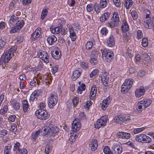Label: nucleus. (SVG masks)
I'll return each mask as SVG.
<instances>
[{
  "label": "nucleus",
  "instance_id": "nucleus-1",
  "mask_svg": "<svg viewBox=\"0 0 154 154\" xmlns=\"http://www.w3.org/2000/svg\"><path fill=\"white\" fill-rule=\"evenodd\" d=\"M51 122V121L48 122L46 126L43 128L44 134L47 137L54 136L57 134L59 131L58 128L54 127Z\"/></svg>",
  "mask_w": 154,
  "mask_h": 154
},
{
  "label": "nucleus",
  "instance_id": "nucleus-2",
  "mask_svg": "<svg viewBox=\"0 0 154 154\" xmlns=\"http://www.w3.org/2000/svg\"><path fill=\"white\" fill-rule=\"evenodd\" d=\"M16 48L15 46H13L5 52L2 56L0 61L3 62L5 63H7L13 56L14 53L15 52Z\"/></svg>",
  "mask_w": 154,
  "mask_h": 154
},
{
  "label": "nucleus",
  "instance_id": "nucleus-3",
  "mask_svg": "<svg viewBox=\"0 0 154 154\" xmlns=\"http://www.w3.org/2000/svg\"><path fill=\"white\" fill-rule=\"evenodd\" d=\"M35 114L38 118L42 120L48 119L49 116L45 109H44L38 110L35 112Z\"/></svg>",
  "mask_w": 154,
  "mask_h": 154
},
{
  "label": "nucleus",
  "instance_id": "nucleus-4",
  "mask_svg": "<svg viewBox=\"0 0 154 154\" xmlns=\"http://www.w3.org/2000/svg\"><path fill=\"white\" fill-rule=\"evenodd\" d=\"M135 140L140 142L149 143L151 142V138L144 134H139L135 137Z\"/></svg>",
  "mask_w": 154,
  "mask_h": 154
},
{
  "label": "nucleus",
  "instance_id": "nucleus-5",
  "mask_svg": "<svg viewBox=\"0 0 154 154\" xmlns=\"http://www.w3.org/2000/svg\"><path fill=\"white\" fill-rule=\"evenodd\" d=\"M57 94H51L49 97L48 105L49 108H53L57 103L58 97Z\"/></svg>",
  "mask_w": 154,
  "mask_h": 154
},
{
  "label": "nucleus",
  "instance_id": "nucleus-6",
  "mask_svg": "<svg viewBox=\"0 0 154 154\" xmlns=\"http://www.w3.org/2000/svg\"><path fill=\"white\" fill-rule=\"evenodd\" d=\"M130 119V117L128 115H119L115 117L114 120L115 122L121 123L122 122L126 123Z\"/></svg>",
  "mask_w": 154,
  "mask_h": 154
},
{
  "label": "nucleus",
  "instance_id": "nucleus-7",
  "mask_svg": "<svg viewBox=\"0 0 154 154\" xmlns=\"http://www.w3.org/2000/svg\"><path fill=\"white\" fill-rule=\"evenodd\" d=\"M107 117L106 116L102 117L100 119H98L95 123L94 126L96 128H99L101 126L106 125L107 122Z\"/></svg>",
  "mask_w": 154,
  "mask_h": 154
},
{
  "label": "nucleus",
  "instance_id": "nucleus-8",
  "mask_svg": "<svg viewBox=\"0 0 154 154\" xmlns=\"http://www.w3.org/2000/svg\"><path fill=\"white\" fill-rule=\"evenodd\" d=\"M37 56L46 63H47L49 62V56L46 51L41 50L38 53Z\"/></svg>",
  "mask_w": 154,
  "mask_h": 154
},
{
  "label": "nucleus",
  "instance_id": "nucleus-9",
  "mask_svg": "<svg viewBox=\"0 0 154 154\" xmlns=\"http://www.w3.org/2000/svg\"><path fill=\"white\" fill-rule=\"evenodd\" d=\"M102 55L103 58L105 57L107 59V61L109 62L113 58L114 54L112 51L104 49L102 52Z\"/></svg>",
  "mask_w": 154,
  "mask_h": 154
},
{
  "label": "nucleus",
  "instance_id": "nucleus-10",
  "mask_svg": "<svg viewBox=\"0 0 154 154\" xmlns=\"http://www.w3.org/2000/svg\"><path fill=\"white\" fill-rule=\"evenodd\" d=\"M81 127V125L80 122V120L78 119H75L73 121L72 125V132H75V133L76 131L80 130Z\"/></svg>",
  "mask_w": 154,
  "mask_h": 154
},
{
  "label": "nucleus",
  "instance_id": "nucleus-11",
  "mask_svg": "<svg viewBox=\"0 0 154 154\" xmlns=\"http://www.w3.org/2000/svg\"><path fill=\"white\" fill-rule=\"evenodd\" d=\"M100 75L101 80L103 85L105 86H107L109 79V75L108 73L106 72H102Z\"/></svg>",
  "mask_w": 154,
  "mask_h": 154
},
{
  "label": "nucleus",
  "instance_id": "nucleus-12",
  "mask_svg": "<svg viewBox=\"0 0 154 154\" xmlns=\"http://www.w3.org/2000/svg\"><path fill=\"white\" fill-rule=\"evenodd\" d=\"M112 148L116 154H121L122 152V145L119 143H116Z\"/></svg>",
  "mask_w": 154,
  "mask_h": 154
},
{
  "label": "nucleus",
  "instance_id": "nucleus-13",
  "mask_svg": "<svg viewBox=\"0 0 154 154\" xmlns=\"http://www.w3.org/2000/svg\"><path fill=\"white\" fill-rule=\"evenodd\" d=\"M145 90L143 86H142L140 88L137 89L135 92V94L136 97H140L144 95L145 93Z\"/></svg>",
  "mask_w": 154,
  "mask_h": 154
},
{
  "label": "nucleus",
  "instance_id": "nucleus-14",
  "mask_svg": "<svg viewBox=\"0 0 154 154\" xmlns=\"http://www.w3.org/2000/svg\"><path fill=\"white\" fill-rule=\"evenodd\" d=\"M69 30L70 33V37L71 38L72 41H75L76 39V36L72 27V26H69Z\"/></svg>",
  "mask_w": 154,
  "mask_h": 154
},
{
  "label": "nucleus",
  "instance_id": "nucleus-15",
  "mask_svg": "<svg viewBox=\"0 0 154 154\" xmlns=\"http://www.w3.org/2000/svg\"><path fill=\"white\" fill-rule=\"evenodd\" d=\"M62 26H60L58 27H54L52 26L50 28L52 33L54 34H58L61 31Z\"/></svg>",
  "mask_w": 154,
  "mask_h": 154
},
{
  "label": "nucleus",
  "instance_id": "nucleus-16",
  "mask_svg": "<svg viewBox=\"0 0 154 154\" xmlns=\"http://www.w3.org/2000/svg\"><path fill=\"white\" fill-rule=\"evenodd\" d=\"M97 91V88L95 85H94L91 89V93L90 94V98L91 99L93 100L95 97Z\"/></svg>",
  "mask_w": 154,
  "mask_h": 154
},
{
  "label": "nucleus",
  "instance_id": "nucleus-17",
  "mask_svg": "<svg viewBox=\"0 0 154 154\" xmlns=\"http://www.w3.org/2000/svg\"><path fill=\"white\" fill-rule=\"evenodd\" d=\"M152 101L149 99H146L140 101V103L141 104L143 105V108L145 109L146 107L149 106L151 103Z\"/></svg>",
  "mask_w": 154,
  "mask_h": 154
},
{
  "label": "nucleus",
  "instance_id": "nucleus-18",
  "mask_svg": "<svg viewBox=\"0 0 154 154\" xmlns=\"http://www.w3.org/2000/svg\"><path fill=\"white\" fill-rule=\"evenodd\" d=\"M90 146L91 149V151H94L96 150L97 149L98 146V144L97 140L95 139L93 140L91 142Z\"/></svg>",
  "mask_w": 154,
  "mask_h": 154
},
{
  "label": "nucleus",
  "instance_id": "nucleus-19",
  "mask_svg": "<svg viewBox=\"0 0 154 154\" xmlns=\"http://www.w3.org/2000/svg\"><path fill=\"white\" fill-rule=\"evenodd\" d=\"M110 102V98L109 97L103 100L101 106L102 109L103 110H106V108L108 106L109 103Z\"/></svg>",
  "mask_w": 154,
  "mask_h": 154
},
{
  "label": "nucleus",
  "instance_id": "nucleus-20",
  "mask_svg": "<svg viewBox=\"0 0 154 154\" xmlns=\"http://www.w3.org/2000/svg\"><path fill=\"white\" fill-rule=\"evenodd\" d=\"M51 54L52 57L54 59L57 60L59 59L61 56V52H59V51L57 50H56L55 51H51Z\"/></svg>",
  "mask_w": 154,
  "mask_h": 154
},
{
  "label": "nucleus",
  "instance_id": "nucleus-21",
  "mask_svg": "<svg viewBox=\"0 0 154 154\" xmlns=\"http://www.w3.org/2000/svg\"><path fill=\"white\" fill-rule=\"evenodd\" d=\"M108 45L110 47L113 46L115 45V41L113 36L110 35L107 41Z\"/></svg>",
  "mask_w": 154,
  "mask_h": 154
},
{
  "label": "nucleus",
  "instance_id": "nucleus-22",
  "mask_svg": "<svg viewBox=\"0 0 154 154\" xmlns=\"http://www.w3.org/2000/svg\"><path fill=\"white\" fill-rule=\"evenodd\" d=\"M119 22H117L113 19H111L107 23L108 26H109L111 28H113L115 26H117L119 24Z\"/></svg>",
  "mask_w": 154,
  "mask_h": 154
},
{
  "label": "nucleus",
  "instance_id": "nucleus-23",
  "mask_svg": "<svg viewBox=\"0 0 154 154\" xmlns=\"http://www.w3.org/2000/svg\"><path fill=\"white\" fill-rule=\"evenodd\" d=\"M40 94V92L39 90L35 91L31 95L30 100L33 101Z\"/></svg>",
  "mask_w": 154,
  "mask_h": 154
},
{
  "label": "nucleus",
  "instance_id": "nucleus-24",
  "mask_svg": "<svg viewBox=\"0 0 154 154\" xmlns=\"http://www.w3.org/2000/svg\"><path fill=\"white\" fill-rule=\"evenodd\" d=\"M110 14L108 12H106L102 15L100 18V21L101 22H103L107 20L110 16Z\"/></svg>",
  "mask_w": 154,
  "mask_h": 154
},
{
  "label": "nucleus",
  "instance_id": "nucleus-25",
  "mask_svg": "<svg viewBox=\"0 0 154 154\" xmlns=\"http://www.w3.org/2000/svg\"><path fill=\"white\" fill-rule=\"evenodd\" d=\"M57 41V38L54 35L49 37L47 40L48 42L50 45H53Z\"/></svg>",
  "mask_w": 154,
  "mask_h": 154
},
{
  "label": "nucleus",
  "instance_id": "nucleus-26",
  "mask_svg": "<svg viewBox=\"0 0 154 154\" xmlns=\"http://www.w3.org/2000/svg\"><path fill=\"white\" fill-rule=\"evenodd\" d=\"M122 29L123 32H125L128 30L129 26L126 20L123 21V24L122 26Z\"/></svg>",
  "mask_w": 154,
  "mask_h": 154
},
{
  "label": "nucleus",
  "instance_id": "nucleus-27",
  "mask_svg": "<svg viewBox=\"0 0 154 154\" xmlns=\"http://www.w3.org/2000/svg\"><path fill=\"white\" fill-rule=\"evenodd\" d=\"M133 83V80L131 79H126L123 84L130 89L132 87Z\"/></svg>",
  "mask_w": 154,
  "mask_h": 154
},
{
  "label": "nucleus",
  "instance_id": "nucleus-28",
  "mask_svg": "<svg viewBox=\"0 0 154 154\" xmlns=\"http://www.w3.org/2000/svg\"><path fill=\"white\" fill-rule=\"evenodd\" d=\"M108 2L106 0H100V7L103 9L108 7Z\"/></svg>",
  "mask_w": 154,
  "mask_h": 154
},
{
  "label": "nucleus",
  "instance_id": "nucleus-29",
  "mask_svg": "<svg viewBox=\"0 0 154 154\" xmlns=\"http://www.w3.org/2000/svg\"><path fill=\"white\" fill-rule=\"evenodd\" d=\"M41 34V33L40 32H38L37 30H35L32 35V38L33 40L36 39L40 37Z\"/></svg>",
  "mask_w": 154,
  "mask_h": 154
},
{
  "label": "nucleus",
  "instance_id": "nucleus-30",
  "mask_svg": "<svg viewBox=\"0 0 154 154\" xmlns=\"http://www.w3.org/2000/svg\"><path fill=\"white\" fill-rule=\"evenodd\" d=\"M22 105L23 109L24 112H27L29 106V105L26 100H24L23 101Z\"/></svg>",
  "mask_w": 154,
  "mask_h": 154
},
{
  "label": "nucleus",
  "instance_id": "nucleus-31",
  "mask_svg": "<svg viewBox=\"0 0 154 154\" xmlns=\"http://www.w3.org/2000/svg\"><path fill=\"white\" fill-rule=\"evenodd\" d=\"M18 20V17H17V15H15L13 14L12 16L9 20V23L12 24H14L17 20Z\"/></svg>",
  "mask_w": 154,
  "mask_h": 154
},
{
  "label": "nucleus",
  "instance_id": "nucleus-32",
  "mask_svg": "<svg viewBox=\"0 0 154 154\" xmlns=\"http://www.w3.org/2000/svg\"><path fill=\"white\" fill-rule=\"evenodd\" d=\"M40 132V131L39 130L33 133L31 136V140L33 141H35L36 140Z\"/></svg>",
  "mask_w": 154,
  "mask_h": 154
},
{
  "label": "nucleus",
  "instance_id": "nucleus-33",
  "mask_svg": "<svg viewBox=\"0 0 154 154\" xmlns=\"http://www.w3.org/2000/svg\"><path fill=\"white\" fill-rule=\"evenodd\" d=\"M24 24V21L23 20H18L16 22V25L20 29L23 26Z\"/></svg>",
  "mask_w": 154,
  "mask_h": 154
},
{
  "label": "nucleus",
  "instance_id": "nucleus-34",
  "mask_svg": "<svg viewBox=\"0 0 154 154\" xmlns=\"http://www.w3.org/2000/svg\"><path fill=\"white\" fill-rule=\"evenodd\" d=\"M6 39L4 36L1 37L0 39V49L3 48L5 44Z\"/></svg>",
  "mask_w": 154,
  "mask_h": 154
},
{
  "label": "nucleus",
  "instance_id": "nucleus-35",
  "mask_svg": "<svg viewBox=\"0 0 154 154\" xmlns=\"http://www.w3.org/2000/svg\"><path fill=\"white\" fill-rule=\"evenodd\" d=\"M130 89L124 84L121 87V91L124 94L127 93Z\"/></svg>",
  "mask_w": 154,
  "mask_h": 154
},
{
  "label": "nucleus",
  "instance_id": "nucleus-36",
  "mask_svg": "<svg viewBox=\"0 0 154 154\" xmlns=\"http://www.w3.org/2000/svg\"><path fill=\"white\" fill-rule=\"evenodd\" d=\"M21 147L20 143L19 142H17L16 143L14 144L13 150L15 151L17 150H18V151L19 150L22 149H21Z\"/></svg>",
  "mask_w": 154,
  "mask_h": 154
},
{
  "label": "nucleus",
  "instance_id": "nucleus-37",
  "mask_svg": "<svg viewBox=\"0 0 154 154\" xmlns=\"http://www.w3.org/2000/svg\"><path fill=\"white\" fill-rule=\"evenodd\" d=\"M111 19H113L116 21V22H119V19L118 14L117 12H114L113 13V14L112 17L111 18Z\"/></svg>",
  "mask_w": 154,
  "mask_h": 154
},
{
  "label": "nucleus",
  "instance_id": "nucleus-38",
  "mask_svg": "<svg viewBox=\"0 0 154 154\" xmlns=\"http://www.w3.org/2000/svg\"><path fill=\"white\" fill-rule=\"evenodd\" d=\"M103 151L105 154H114L107 146L104 147Z\"/></svg>",
  "mask_w": 154,
  "mask_h": 154
},
{
  "label": "nucleus",
  "instance_id": "nucleus-39",
  "mask_svg": "<svg viewBox=\"0 0 154 154\" xmlns=\"http://www.w3.org/2000/svg\"><path fill=\"white\" fill-rule=\"evenodd\" d=\"M11 147V146L10 144L6 146L4 149V154H9L10 152Z\"/></svg>",
  "mask_w": 154,
  "mask_h": 154
},
{
  "label": "nucleus",
  "instance_id": "nucleus-40",
  "mask_svg": "<svg viewBox=\"0 0 154 154\" xmlns=\"http://www.w3.org/2000/svg\"><path fill=\"white\" fill-rule=\"evenodd\" d=\"M94 8L96 13L98 14L100 12L101 8L100 7V5L97 4H95L94 5Z\"/></svg>",
  "mask_w": 154,
  "mask_h": 154
},
{
  "label": "nucleus",
  "instance_id": "nucleus-41",
  "mask_svg": "<svg viewBox=\"0 0 154 154\" xmlns=\"http://www.w3.org/2000/svg\"><path fill=\"white\" fill-rule=\"evenodd\" d=\"M142 46L144 47H146L148 46V39L147 38H142Z\"/></svg>",
  "mask_w": 154,
  "mask_h": 154
},
{
  "label": "nucleus",
  "instance_id": "nucleus-42",
  "mask_svg": "<svg viewBox=\"0 0 154 154\" xmlns=\"http://www.w3.org/2000/svg\"><path fill=\"white\" fill-rule=\"evenodd\" d=\"M8 109V106L6 105L3 107V109H1L0 110V114L2 115H3L5 114L7 112Z\"/></svg>",
  "mask_w": 154,
  "mask_h": 154
},
{
  "label": "nucleus",
  "instance_id": "nucleus-43",
  "mask_svg": "<svg viewBox=\"0 0 154 154\" xmlns=\"http://www.w3.org/2000/svg\"><path fill=\"white\" fill-rule=\"evenodd\" d=\"M23 41V37L20 35L17 36L14 40L15 42L17 43H20Z\"/></svg>",
  "mask_w": 154,
  "mask_h": 154
},
{
  "label": "nucleus",
  "instance_id": "nucleus-44",
  "mask_svg": "<svg viewBox=\"0 0 154 154\" xmlns=\"http://www.w3.org/2000/svg\"><path fill=\"white\" fill-rule=\"evenodd\" d=\"M146 74V72L144 71L141 70L139 71L137 73V77L139 79H141L142 77L144 76Z\"/></svg>",
  "mask_w": 154,
  "mask_h": 154
},
{
  "label": "nucleus",
  "instance_id": "nucleus-45",
  "mask_svg": "<svg viewBox=\"0 0 154 154\" xmlns=\"http://www.w3.org/2000/svg\"><path fill=\"white\" fill-rule=\"evenodd\" d=\"M81 72L82 71L81 69H77L73 71V74L75 75L79 76V77L81 75Z\"/></svg>",
  "mask_w": 154,
  "mask_h": 154
},
{
  "label": "nucleus",
  "instance_id": "nucleus-46",
  "mask_svg": "<svg viewBox=\"0 0 154 154\" xmlns=\"http://www.w3.org/2000/svg\"><path fill=\"white\" fill-rule=\"evenodd\" d=\"M131 14L134 20H135L137 19L138 16L136 11H133L131 12Z\"/></svg>",
  "mask_w": 154,
  "mask_h": 154
},
{
  "label": "nucleus",
  "instance_id": "nucleus-47",
  "mask_svg": "<svg viewBox=\"0 0 154 154\" xmlns=\"http://www.w3.org/2000/svg\"><path fill=\"white\" fill-rule=\"evenodd\" d=\"M87 11L90 12L93 10L94 6L92 4H89L87 5L86 7Z\"/></svg>",
  "mask_w": 154,
  "mask_h": 154
},
{
  "label": "nucleus",
  "instance_id": "nucleus-48",
  "mask_svg": "<svg viewBox=\"0 0 154 154\" xmlns=\"http://www.w3.org/2000/svg\"><path fill=\"white\" fill-rule=\"evenodd\" d=\"M93 45V43L91 42H88L86 44V48L87 50L91 49Z\"/></svg>",
  "mask_w": 154,
  "mask_h": 154
},
{
  "label": "nucleus",
  "instance_id": "nucleus-49",
  "mask_svg": "<svg viewBox=\"0 0 154 154\" xmlns=\"http://www.w3.org/2000/svg\"><path fill=\"white\" fill-rule=\"evenodd\" d=\"M142 59L144 60L145 61L149 60L150 59V57L149 55L146 54H143L141 56Z\"/></svg>",
  "mask_w": 154,
  "mask_h": 154
},
{
  "label": "nucleus",
  "instance_id": "nucleus-50",
  "mask_svg": "<svg viewBox=\"0 0 154 154\" xmlns=\"http://www.w3.org/2000/svg\"><path fill=\"white\" fill-rule=\"evenodd\" d=\"M98 55V53L95 50H93L91 53L90 55L91 58H96L97 57Z\"/></svg>",
  "mask_w": 154,
  "mask_h": 154
},
{
  "label": "nucleus",
  "instance_id": "nucleus-51",
  "mask_svg": "<svg viewBox=\"0 0 154 154\" xmlns=\"http://www.w3.org/2000/svg\"><path fill=\"white\" fill-rule=\"evenodd\" d=\"M137 36L138 39H141L143 36L142 31L140 30L137 31Z\"/></svg>",
  "mask_w": 154,
  "mask_h": 154
},
{
  "label": "nucleus",
  "instance_id": "nucleus-52",
  "mask_svg": "<svg viewBox=\"0 0 154 154\" xmlns=\"http://www.w3.org/2000/svg\"><path fill=\"white\" fill-rule=\"evenodd\" d=\"M90 62L92 64L94 65L97 63L98 60L96 58H91L90 60Z\"/></svg>",
  "mask_w": 154,
  "mask_h": 154
},
{
  "label": "nucleus",
  "instance_id": "nucleus-53",
  "mask_svg": "<svg viewBox=\"0 0 154 154\" xmlns=\"http://www.w3.org/2000/svg\"><path fill=\"white\" fill-rule=\"evenodd\" d=\"M27 150L25 149H22L21 150H19L16 154H26Z\"/></svg>",
  "mask_w": 154,
  "mask_h": 154
},
{
  "label": "nucleus",
  "instance_id": "nucleus-54",
  "mask_svg": "<svg viewBox=\"0 0 154 154\" xmlns=\"http://www.w3.org/2000/svg\"><path fill=\"white\" fill-rule=\"evenodd\" d=\"M19 30H20L18 28V27L16 26L12 27L10 32L11 33H14L17 32Z\"/></svg>",
  "mask_w": 154,
  "mask_h": 154
},
{
  "label": "nucleus",
  "instance_id": "nucleus-55",
  "mask_svg": "<svg viewBox=\"0 0 154 154\" xmlns=\"http://www.w3.org/2000/svg\"><path fill=\"white\" fill-rule=\"evenodd\" d=\"M48 13L47 10L45 9H44L42 11L41 16V18L43 20L47 15V14Z\"/></svg>",
  "mask_w": 154,
  "mask_h": 154
},
{
  "label": "nucleus",
  "instance_id": "nucleus-56",
  "mask_svg": "<svg viewBox=\"0 0 154 154\" xmlns=\"http://www.w3.org/2000/svg\"><path fill=\"white\" fill-rule=\"evenodd\" d=\"M98 72V70L97 69H94L90 73V76L91 78L94 76Z\"/></svg>",
  "mask_w": 154,
  "mask_h": 154
},
{
  "label": "nucleus",
  "instance_id": "nucleus-57",
  "mask_svg": "<svg viewBox=\"0 0 154 154\" xmlns=\"http://www.w3.org/2000/svg\"><path fill=\"white\" fill-rule=\"evenodd\" d=\"M143 128H137L135 129L133 131L134 133V134H137L142 131L143 130Z\"/></svg>",
  "mask_w": 154,
  "mask_h": 154
},
{
  "label": "nucleus",
  "instance_id": "nucleus-58",
  "mask_svg": "<svg viewBox=\"0 0 154 154\" xmlns=\"http://www.w3.org/2000/svg\"><path fill=\"white\" fill-rule=\"evenodd\" d=\"M13 107L16 110L19 109L20 107V104L19 103L15 102L13 104Z\"/></svg>",
  "mask_w": 154,
  "mask_h": 154
},
{
  "label": "nucleus",
  "instance_id": "nucleus-59",
  "mask_svg": "<svg viewBox=\"0 0 154 154\" xmlns=\"http://www.w3.org/2000/svg\"><path fill=\"white\" fill-rule=\"evenodd\" d=\"M16 2L15 0H13L10 3L9 6L10 9H13V8L15 6Z\"/></svg>",
  "mask_w": 154,
  "mask_h": 154
},
{
  "label": "nucleus",
  "instance_id": "nucleus-60",
  "mask_svg": "<svg viewBox=\"0 0 154 154\" xmlns=\"http://www.w3.org/2000/svg\"><path fill=\"white\" fill-rule=\"evenodd\" d=\"M123 134H124L123 138V139H129L130 137V134L129 133L123 132Z\"/></svg>",
  "mask_w": 154,
  "mask_h": 154
},
{
  "label": "nucleus",
  "instance_id": "nucleus-61",
  "mask_svg": "<svg viewBox=\"0 0 154 154\" xmlns=\"http://www.w3.org/2000/svg\"><path fill=\"white\" fill-rule=\"evenodd\" d=\"M81 66L82 67L85 69H87L88 67V65L87 63L84 62L81 63Z\"/></svg>",
  "mask_w": 154,
  "mask_h": 154
},
{
  "label": "nucleus",
  "instance_id": "nucleus-62",
  "mask_svg": "<svg viewBox=\"0 0 154 154\" xmlns=\"http://www.w3.org/2000/svg\"><path fill=\"white\" fill-rule=\"evenodd\" d=\"M101 33L103 35H106L108 33V30L106 28H103L101 30Z\"/></svg>",
  "mask_w": 154,
  "mask_h": 154
},
{
  "label": "nucleus",
  "instance_id": "nucleus-63",
  "mask_svg": "<svg viewBox=\"0 0 154 154\" xmlns=\"http://www.w3.org/2000/svg\"><path fill=\"white\" fill-rule=\"evenodd\" d=\"M6 24L4 22H2L0 23V29H5Z\"/></svg>",
  "mask_w": 154,
  "mask_h": 154
},
{
  "label": "nucleus",
  "instance_id": "nucleus-64",
  "mask_svg": "<svg viewBox=\"0 0 154 154\" xmlns=\"http://www.w3.org/2000/svg\"><path fill=\"white\" fill-rule=\"evenodd\" d=\"M51 150L50 147L49 146H46L45 148V152L47 154H48Z\"/></svg>",
  "mask_w": 154,
  "mask_h": 154
}]
</instances>
